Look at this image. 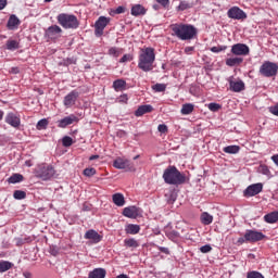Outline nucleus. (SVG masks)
Masks as SVG:
<instances>
[{
  "label": "nucleus",
  "instance_id": "338daca9",
  "mask_svg": "<svg viewBox=\"0 0 278 278\" xmlns=\"http://www.w3.org/2000/svg\"><path fill=\"white\" fill-rule=\"evenodd\" d=\"M0 121H3V111H0Z\"/></svg>",
  "mask_w": 278,
  "mask_h": 278
},
{
  "label": "nucleus",
  "instance_id": "6e6d98bb",
  "mask_svg": "<svg viewBox=\"0 0 278 278\" xmlns=\"http://www.w3.org/2000/svg\"><path fill=\"white\" fill-rule=\"evenodd\" d=\"M125 12V8L123 7H118L116 10H115V14H123Z\"/></svg>",
  "mask_w": 278,
  "mask_h": 278
},
{
  "label": "nucleus",
  "instance_id": "a18cd8bd",
  "mask_svg": "<svg viewBox=\"0 0 278 278\" xmlns=\"http://www.w3.org/2000/svg\"><path fill=\"white\" fill-rule=\"evenodd\" d=\"M131 60H134V56L131 54H124L119 62L122 64H125V62H131Z\"/></svg>",
  "mask_w": 278,
  "mask_h": 278
},
{
  "label": "nucleus",
  "instance_id": "2eb2a0df",
  "mask_svg": "<svg viewBox=\"0 0 278 278\" xmlns=\"http://www.w3.org/2000/svg\"><path fill=\"white\" fill-rule=\"evenodd\" d=\"M46 35L51 40H55L62 36V28L58 25H52L46 30Z\"/></svg>",
  "mask_w": 278,
  "mask_h": 278
},
{
  "label": "nucleus",
  "instance_id": "39448f33",
  "mask_svg": "<svg viewBox=\"0 0 278 278\" xmlns=\"http://www.w3.org/2000/svg\"><path fill=\"white\" fill-rule=\"evenodd\" d=\"M55 176V169L51 165H39L35 169V177L42 179V181H49L52 177Z\"/></svg>",
  "mask_w": 278,
  "mask_h": 278
},
{
  "label": "nucleus",
  "instance_id": "ea45409f",
  "mask_svg": "<svg viewBox=\"0 0 278 278\" xmlns=\"http://www.w3.org/2000/svg\"><path fill=\"white\" fill-rule=\"evenodd\" d=\"M47 125H49V121H47V118L40 119L37 123V129H47Z\"/></svg>",
  "mask_w": 278,
  "mask_h": 278
},
{
  "label": "nucleus",
  "instance_id": "5fc2aeb1",
  "mask_svg": "<svg viewBox=\"0 0 278 278\" xmlns=\"http://www.w3.org/2000/svg\"><path fill=\"white\" fill-rule=\"evenodd\" d=\"M8 5V0H0V10H3Z\"/></svg>",
  "mask_w": 278,
  "mask_h": 278
},
{
  "label": "nucleus",
  "instance_id": "f704fd0d",
  "mask_svg": "<svg viewBox=\"0 0 278 278\" xmlns=\"http://www.w3.org/2000/svg\"><path fill=\"white\" fill-rule=\"evenodd\" d=\"M9 184H21L23 181V175L14 174L9 178Z\"/></svg>",
  "mask_w": 278,
  "mask_h": 278
},
{
  "label": "nucleus",
  "instance_id": "a878e982",
  "mask_svg": "<svg viewBox=\"0 0 278 278\" xmlns=\"http://www.w3.org/2000/svg\"><path fill=\"white\" fill-rule=\"evenodd\" d=\"M106 271L103 268H96L89 274V278H105Z\"/></svg>",
  "mask_w": 278,
  "mask_h": 278
},
{
  "label": "nucleus",
  "instance_id": "6e6552de",
  "mask_svg": "<svg viewBox=\"0 0 278 278\" xmlns=\"http://www.w3.org/2000/svg\"><path fill=\"white\" fill-rule=\"evenodd\" d=\"M227 16L233 21H244V18H247V13L238 7H232L228 10Z\"/></svg>",
  "mask_w": 278,
  "mask_h": 278
},
{
  "label": "nucleus",
  "instance_id": "1a4fd4ad",
  "mask_svg": "<svg viewBox=\"0 0 278 278\" xmlns=\"http://www.w3.org/2000/svg\"><path fill=\"white\" fill-rule=\"evenodd\" d=\"M109 24H110V18L105 16H100L98 18V21L94 24V27H96L94 34L98 38L103 36V29H105V27H108Z\"/></svg>",
  "mask_w": 278,
  "mask_h": 278
},
{
  "label": "nucleus",
  "instance_id": "79ce46f5",
  "mask_svg": "<svg viewBox=\"0 0 278 278\" xmlns=\"http://www.w3.org/2000/svg\"><path fill=\"white\" fill-rule=\"evenodd\" d=\"M85 177H93V175H97V169L94 168H86L84 169Z\"/></svg>",
  "mask_w": 278,
  "mask_h": 278
},
{
  "label": "nucleus",
  "instance_id": "bb28decb",
  "mask_svg": "<svg viewBox=\"0 0 278 278\" xmlns=\"http://www.w3.org/2000/svg\"><path fill=\"white\" fill-rule=\"evenodd\" d=\"M124 247H127L128 249H138V247H140V242L134 238L125 239Z\"/></svg>",
  "mask_w": 278,
  "mask_h": 278
},
{
  "label": "nucleus",
  "instance_id": "5701e85b",
  "mask_svg": "<svg viewBox=\"0 0 278 278\" xmlns=\"http://www.w3.org/2000/svg\"><path fill=\"white\" fill-rule=\"evenodd\" d=\"M230 89L232 92H242L244 90V83L242 80L230 81Z\"/></svg>",
  "mask_w": 278,
  "mask_h": 278
},
{
  "label": "nucleus",
  "instance_id": "13d9d810",
  "mask_svg": "<svg viewBox=\"0 0 278 278\" xmlns=\"http://www.w3.org/2000/svg\"><path fill=\"white\" fill-rule=\"evenodd\" d=\"M271 161L278 166V154L271 156Z\"/></svg>",
  "mask_w": 278,
  "mask_h": 278
},
{
  "label": "nucleus",
  "instance_id": "0e129e2a",
  "mask_svg": "<svg viewBox=\"0 0 278 278\" xmlns=\"http://www.w3.org/2000/svg\"><path fill=\"white\" fill-rule=\"evenodd\" d=\"M25 164H26V166H28V167L31 166V162H30V161H26Z\"/></svg>",
  "mask_w": 278,
  "mask_h": 278
},
{
  "label": "nucleus",
  "instance_id": "052dcab7",
  "mask_svg": "<svg viewBox=\"0 0 278 278\" xmlns=\"http://www.w3.org/2000/svg\"><path fill=\"white\" fill-rule=\"evenodd\" d=\"M160 251H162V253H165L166 255H168L169 253L168 248H160Z\"/></svg>",
  "mask_w": 278,
  "mask_h": 278
},
{
  "label": "nucleus",
  "instance_id": "4be33fe9",
  "mask_svg": "<svg viewBox=\"0 0 278 278\" xmlns=\"http://www.w3.org/2000/svg\"><path fill=\"white\" fill-rule=\"evenodd\" d=\"M112 199L113 203L117 205V207H123V205H125V195H123V193H115Z\"/></svg>",
  "mask_w": 278,
  "mask_h": 278
},
{
  "label": "nucleus",
  "instance_id": "4468645a",
  "mask_svg": "<svg viewBox=\"0 0 278 278\" xmlns=\"http://www.w3.org/2000/svg\"><path fill=\"white\" fill-rule=\"evenodd\" d=\"M245 240L247 242H260V240H264V233L255 230H247Z\"/></svg>",
  "mask_w": 278,
  "mask_h": 278
},
{
  "label": "nucleus",
  "instance_id": "c85d7f7f",
  "mask_svg": "<svg viewBox=\"0 0 278 278\" xmlns=\"http://www.w3.org/2000/svg\"><path fill=\"white\" fill-rule=\"evenodd\" d=\"M180 112L185 116H188V114H192V112H194V105L190 103L184 104Z\"/></svg>",
  "mask_w": 278,
  "mask_h": 278
},
{
  "label": "nucleus",
  "instance_id": "69168bd1",
  "mask_svg": "<svg viewBox=\"0 0 278 278\" xmlns=\"http://www.w3.org/2000/svg\"><path fill=\"white\" fill-rule=\"evenodd\" d=\"M153 10H160V5L154 4V5H153Z\"/></svg>",
  "mask_w": 278,
  "mask_h": 278
},
{
  "label": "nucleus",
  "instance_id": "774afa93",
  "mask_svg": "<svg viewBox=\"0 0 278 278\" xmlns=\"http://www.w3.org/2000/svg\"><path fill=\"white\" fill-rule=\"evenodd\" d=\"M138 157H140V155H136V156L134 157V160H138Z\"/></svg>",
  "mask_w": 278,
  "mask_h": 278
},
{
  "label": "nucleus",
  "instance_id": "3c124183",
  "mask_svg": "<svg viewBox=\"0 0 278 278\" xmlns=\"http://www.w3.org/2000/svg\"><path fill=\"white\" fill-rule=\"evenodd\" d=\"M157 130L161 132V134H166L168 131V127L164 124H160L159 127H157Z\"/></svg>",
  "mask_w": 278,
  "mask_h": 278
},
{
  "label": "nucleus",
  "instance_id": "423d86ee",
  "mask_svg": "<svg viewBox=\"0 0 278 278\" xmlns=\"http://www.w3.org/2000/svg\"><path fill=\"white\" fill-rule=\"evenodd\" d=\"M278 65L277 63H273L270 61L265 62L260 67V73L263 75V77H275L277 75Z\"/></svg>",
  "mask_w": 278,
  "mask_h": 278
},
{
  "label": "nucleus",
  "instance_id": "72a5a7b5",
  "mask_svg": "<svg viewBox=\"0 0 278 278\" xmlns=\"http://www.w3.org/2000/svg\"><path fill=\"white\" fill-rule=\"evenodd\" d=\"M125 86H127V83H125V80H123V79H117L113 83V88L116 91L123 90V88H125Z\"/></svg>",
  "mask_w": 278,
  "mask_h": 278
},
{
  "label": "nucleus",
  "instance_id": "a19ab883",
  "mask_svg": "<svg viewBox=\"0 0 278 278\" xmlns=\"http://www.w3.org/2000/svg\"><path fill=\"white\" fill-rule=\"evenodd\" d=\"M152 90H155V92H164V90H166V85L156 84L152 87Z\"/></svg>",
  "mask_w": 278,
  "mask_h": 278
},
{
  "label": "nucleus",
  "instance_id": "6ab92c4d",
  "mask_svg": "<svg viewBox=\"0 0 278 278\" xmlns=\"http://www.w3.org/2000/svg\"><path fill=\"white\" fill-rule=\"evenodd\" d=\"M147 14V9L142 7L141 4H135L131 8V15L132 16H144Z\"/></svg>",
  "mask_w": 278,
  "mask_h": 278
},
{
  "label": "nucleus",
  "instance_id": "f3484780",
  "mask_svg": "<svg viewBox=\"0 0 278 278\" xmlns=\"http://www.w3.org/2000/svg\"><path fill=\"white\" fill-rule=\"evenodd\" d=\"M140 214V210L136 206H128L123 210V215L126 216V218H138Z\"/></svg>",
  "mask_w": 278,
  "mask_h": 278
},
{
  "label": "nucleus",
  "instance_id": "864d4df0",
  "mask_svg": "<svg viewBox=\"0 0 278 278\" xmlns=\"http://www.w3.org/2000/svg\"><path fill=\"white\" fill-rule=\"evenodd\" d=\"M244 242H247V233L244 235V237H240V238L237 240V243H239V244H244Z\"/></svg>",
  "mask_w": 278,
  "mask_h": 278
},
{
  "label": "nucleus",
  "instance_id": "dca6fc26",
  "mask_svg": "<svg viewBox=\"0 0 278 278\" xmlns=\"http://www.w3.org/2000/svg\"><path fill=\"white\" fill-rule=\"evenodd\" d=\"M5 123H8V125H11V127H21V117H18L16 114L14 113H9L5 116Z\"/></svg>",
  "mask_w": 278,
  "mask_h": 278
},
{
  "label": "nucleus",
  "instance_id": "8fccbe9b",
  "mask_svg": "<svg viewBox=\"0 0 278 278\" xmlns=\"http://www.w3.org/2000/svg\"><path fill=\"white\" fill-rule=\"evenodd\" d=\"M156 3H160L163 8H168V5H170V0H156Z\"/></svg>",
  "mask_w": 278,
  "mask_h": 278
},
{
  "label": "nucleus",
  "instance_id": "4d7b16f0",
  "mask_svg": "<svg viewBox=\"0 0 278 278\" xmlns=\"http://www.w3.org/2000/svg\"><path fill=\"white\" fill-rule=\"evenodd\" d=\"M10 73H12L13 75H18L20 73L18 67H12Z\"/></svg>",
  "mask_w": 278,
  "mask_h": 278
},
{
  "label": "nucleus",
  "instance_id": "4c0bfd02",
  "mask_svg": "<svg viewBox=\"0 0 278 278\" xmlns=\"http://www.w3.org/2000/svg\"><path fill=\"white\" fill-rule=\"evenodd\" d=\"M258 173H261V175H265L266 177H270V169L266 165H260Z\"/></svg>",
  "mask_w": 278,
  "mask_h": 278
},
{
  "label": "nucleus",
  "instance_id": "37998d69",
  "mask_svg": "<svg viewBox=\"0 0 278 278\" xmlns=\"http://www.w3.org/2000/svg\"><path fill=\"white\" fill-rule=\"evenodd\" d=\"M226 50H227V46H216L211 48L212 53H220V51H226Z\"/></svg>",
  "mask_w": 278,
  "mask_h": 278
},
{
  "label": "nucleus",
  "instance_id": "c756f323",
  "mask_svg": "<svg viewBox=\"0 0 278 278\" xmlns=\"http://www.w3.org/2000/svg\"><path fill=\"white\" fill-rule=\"evenodd\" d=\"M214 217L210 213H202L201 222L203 225H212Z\"/></svg>",
  "mask_w": 278,
  "mask_h": 278
},
{
  "label": "nucleus",
  "instance_id": "de8ad7c7",
  "mask_svg": "<svg viewBox=\"0 0 278 278\" xmlns=\"http://www.w3.org/2000/svg\"><path fill=\"white\" fill-rule=\"evenodd\" d=\"M219 109H220V104H218V103H210L208 104V110L211 112H218Z\"/></svg>",
  "mask_w": 278,
  "mask_h": 278
},
{
  "label": "nucleus",
  "instance_id": "9d476101",
  "mask_svg": "<svg viewBox=\"0 0 278 278\" xmlns=\"http://www.w3.org/2000/svg\"><path fill=\"white\" fill-rule=\"evenodd\" d=\"M79 118L77 116H75L74 114H71L68 116H65L62 119L58 121V127H60L61 129H66V127H68V125H73V123H78Z\"/></svg>",
  "mask_w": 278,
  "mask_h": 278
},
{
  "label": "nucleus",
  "instance_id": "393cba45",
  "mask_svg": "<svg viewBox=\"0 0 278 278\" xmlns=\"http://www.w3.org/2000/svg\"><path fill=\"white\" fill-rule=\"evenodd\" d=\"M21 25V20L16 15H11L8 21V27L9 29H16Z\"/></svg>",
  "mask_w": 278,
  "mask_h": 278
},
{
  "label": "nucleus",
  "instance_id": "473e14b6",
  "mask_svg": "<svg viewBox=\"0 0 278 278\" xmlns=\"http://www.w3.org/2000/svg\"><path fill=\"white\" fill-rule=\"evenodd\" d=\"M192 8V3L182 0L180 1L179 5L177 7L178 12H184L185 10H190Z\"/></svg>",
  "mask_w": 278,
  "mask_h": 278
},
{
  "label": "nucleus",
  "instance_id": "f8f14e48",
  "mask_svg": "<svg viewBox=\"0 0 278 278\" xmlns=\"http://www.w3.org/2000/svg\"><path fill=\"white\" fill-rule=\"evenodd\" d=\"M263 189L264 185H262V182L251 185L244 190V197H255L256 194H260Z\"/></svg>",
  "mask_w": 278,
  "mask_h": 278
},
{
  "label": "nucleus",
  "instance_id": "0eeeda50",
  "mask_svg": "<svg viewBox=\"0 0 278 278\" xmlns=\"http://www.w3.org/2000/svg\"><path fill=\"white\" fill-rule=\"evenodd\" d=\"M114 168H117L118 170H127L128 173H135L136 166H134V163H130L129 160L117 157L113 162Z\"/></svg>",
  "mask_w": 278,
  "mask_h": 278
},
{
  "label": "nucleus",
  "instance_id": "e433bc0d",
  "mask_svg": "<svg viewBox=\"0 0 278 278\" xmlns=\"http://www.w3.org/2000/svg\"><path fill=\"white\" fill-rule=\"evenodd\" d=\"M10 268H12V263L8 261L0 262V273H7V270H10Z\"/></svg>",
  "mask_w": 278,
  "mask_h": 278
},
{
  "label": "nucleus",
  "instance_id": "58836bf2",
  "mask_svg": "<svg viewBox=\"0 0 278 278\" xmlns=\"http://www.w3.org/2000/svg\"><path fill=\"white\" fill-rule=\"evenodd\" d=\"M14 199H17L18 201L25 199L27 197V193L25 191L16 190L13 193Z\"/></svg>",
  "mask_w": 278,
  "mask_h": 278
},
{
  "label": "nucleus",
  "instance_id": "e2e57ef3",
  "mask_svg": "<svg viewBox=\"0 0 278 278\" xmlns=\"http://www.w3.org/2000/svg\"><path fill=\"white\" fill-rule=\"evenodd\" d=\"M116 278H129L127 275L125 274H121L119 276H117Z\"/></svg>",
  "mask_w": 278,
  "mask_h": 278
},
{
  "label": "nucleus",
  "instance_id": "c03bdc74",
  "mask_svg": "<svg viewBox=\"0 0 278 278\" xmlns=\"http://www.w3.org/2000/svg\"><path fill=\"white\" fill-rule=\"evenodd\" d=\"M62 142H63V147H71L73 144V138L65 136Z\"/></svg>",
  "mask_w": 278,
  "mask_h": 278
},
{
  "label": "nucleus",
  "instance_id": "49530a36",
  "mask_svg": "<svg viewBox=\"0 0 278 278\" xmlns=\"http://www.w3.org/2000/svg\"><path fill=\"white\" fill-rule=\"evenodd\" d=\"M248 278H264V276L258 271H250L248 273Z\"/></svg>",
  "mask_w": 278,
  "mask_h": 278
},
{
  "label": "nucleus",
  "instance_id": "ddd939ff",
  "mask_svg": "<svg viewBox=\"0 0 278 278\" xmlns=\"http://www.w3.org/2000/svg\"><path fill=\"white\" fill-rule=\"evenodd\" d=\"M79 98V91L73 90L67 96H65L63 103L65 108H73L75 105L77 99Z\"/></svg>",
  "mask_w": 278,
  "mask_h": 278
},
{
  "label": "nucleus",
  "instance_id": "412c9836",
  "mask_svg": "<svg viewBox=\"0 0 278 278\" xmlns=\"http://www.w3.org/2000/svg\"><path fill=\"white\" fill-rule=\"evenodd\" d=\"M264 220H265V223H268L269 225H273V224L277 223V220H278V211H274L269 214H266L264 216Z\"/></svg>",
  "mask_w": 278,
  "mask_h": 278
},
{
  "label": "nucleus",
  "instance_id": "680f3d73",
  "mask_svg": "<svg viewBox=\"0 0 278 278\" xmlns=\"http://www.w3.org/2000/svg\"><path fill=\"white\" fill-rule=\"evenodd\" d=\"M89 160H90V161H92V160H99V155H91V156L89 157Z\"/></svg>",
  "mask_w": 278,
  "mask_h": 278
},
{
  "label": "nucleus",
  "instance_id": "b1692460",
  "mask_svg": "<svg viewBox=\"0 0 278 278\" xmlns=\"http://www.w3.org/2000/svg\"><path fill=\"white\" fill-rule=\"evenodd\" d=\"M125 231L130 236H136V233H140V226L136 224H129L126 226Z\"/></svg>",
  "mask_w": 278,
  "mask_h": 278
},
{
  "label": "nucleus",
  "instance_id": "20e7f679",
  "mask_svg": "<svg viewBox=\"0 0 278 278\" xmlns=\"http://www.w3.org/2000/svg\"><path fill=\"white\" fill-rule=\"evenodd\" d=\"M56 21L64 29H77L79 27L77 16L73 14L61 13L58 15Z\"/></svg>",
  "mask_w": 278,
  "mask_h": 278
},
{
  "label": "nucleus",
  "instance_id": "9b49d317",
  "mask_svg": "<svg viewBox=\"0 0 278 278\" xmlns=\"http://www.w3.org/2000/svg\"><path fill=\"white\" fill-rule=\"evenodd\" d=\"M231 53L233 55H249L250 49L244 43H236L231 47Z\"/></svg>",
  "mask_w": 278,
  "mask_h": 278
},
{
  "label": "nucleus",
  "instance_id": "a211bd4d",
  "mask_svg": "<svg viewBox=\"0 0 278 278\" xmlns=\"http://www.w3.org/2000/svg\"><path fill=\"white\" fill-rule=\"evenodd\" d=\"M85 240H91V242H101V236L99 235V232H97V230H88L85 233Z\"/></svg>",
  "mask_w": 278,
  "mask_h": 278
},
{
  "label": "nucleus",
  "instance_id": "603ef678",
  "mask_svg": "<svg viewBox=\"0 0 278 278\" xmlns=\"http://www.w3.org/2000/svg\"><path fill=\"white\" fill-rule=\"evenodd\" d=\"M269 112L274 114V116H278V103L271 108H269Z\"/></svg>",
  "mask_w": 278,
  "mask_h": 278
},
{
  "label": "nucleus",
  "instance_id": "f03ea898",
  "mask_svg": "<svg viewBox=\"0 0 278 278\" xmlns=\"http://www.w3.org/2000/svg\"><path fill=\"white\" fill-rule=\"evenodd\" d=\"M172 31L180 40H192L197 36V28L192 25L173 24Z\"/></svg>",
  "mask_w": 278,
  "mask_h": 278
},
{
  "label": "nucleus",
  "instance_id": "7c9ffc66",
  "mask_svg": "<svg viewBox=\"0 0 278 278\" xmlns=\"http://www.w3.org/2000/svg\"><path fill=\"white\" fill-rule=\"evenodd\" d=\"M224 153H229L230 155H235L240 151V147L238 146H228L223 149Z\"/></svg>",
  "mask_w": 278,
  "mask_h": 278
},
{
  "label": "nucleus",
  "instance_id": "aec40b11",
  "mask_svg": "<svg viewBox=\"0 0 278 278\" xmlns=\"http://www.w3.org/2000/svg\"><path fill=\"white\" fill-rule=\"evenodd\" d=\"M149 112H153L151 104L141 105L137 109L135 116H144V114H149Z\"/></svg>",
  "mask_w": 278,
  "mask_h": 278
},
{
  "label": "nucleus",
  "instance_id": "2f4dec72",
  "mask_svg": "<svg viewBox=\"0 0 278 278\" xmlns=\"http://www.w3.org/2000/svg\"><path fill=\"white\" fill-rule=\"evenodd\" d=\"M7 49H8V51H16V49H18V41H16L14 39L8 40Z\"/></svg>",
  "mask_w": 278,
  "mask_h": 278
},
{
  "label": "nucleus",
  "instance_id": "bf43d9fd",
  "mask_svg": "<svg viewBox=\"0 0 278 278\" xmlns=\"http://www.w3.org/2000/svg\"><path fill=\"white\" fill-rule=\"evenodd\" d=\"M192 51H194V48H193V47H187V48H185V52H186V53H192Z\"/></svg>",
  "mask_w": 278,
  "mask_h": 278
},
{
  "label": "nucleus",
  "instance_id": "09e8293b",
  "mask_svg": "<svg viewBox=\"0 0 278 278\" xmlns=\"http://www.w3.org/2000/svg\"><path fill=\"white\" fill-rule=\"evenodd\" d=\"M201 253H210L212 251V245L206 244L200 248Z\"/></svg>",
  "mask_w": 278,
  "mask_h": 278
},
{
  "label": "nucleus",
  "instance_id": "cd10ccee",
  "mask_svg": "<svg viewBox=\"0 0 278 278\" xmlns=\"http://www.w3.org/2000/svg\"><path fill=\"white\" fill-rule=\"evenodd\" d=\"M242 62H244V59L238 56L226 60L227 66H239V64H242Z\"/></svg>",
  "mask_w": 278,
  "mask_h": 278
},
{
  "label": "nucleus",
  "instance_id": "c9c22d12",
  "mask_svg": "<svg viewBox=\"0 0 278 278\" xmlns=\"http://www.w3.org/2000/svg\"><path fill=\"white\" fill-rule=\"evenodd\" d=\"M123 53V49L112 47L109 49V55H112V58H118Z\"/></svg>",
  "mask_w": 278,
  "mask_h": 278
},
{
  "label": "nucleus",
  "instance_id": "f257e3e1",
  "mask_svg": "<svg viewBox=\"0 0 278 278\" xmlns=\"http://www.w3.org/2000/svg\"><path fill=\"white\" fill-rule=\"evenodd\" d=\"M155 63V49L143 48L140 51L138 60V68L143 71V73H150L153 71V64Z\"/></svg>",
  "mask_w": 278,
  "mask_h": 278
},
{
  "label": "nucleus",
  "instance_id": "7ed1b4c3",
  "mask_svg": "<svg viewBox=\"0 0 278 278\" xmlns=\"http://www.w3.org/2000/svg\"><path fill=\"white\" fill-rule=\"evenodd\" d=\"M163 179L169 186H181V184H186V176L178 172L175 166H169L164 170Z\"/></svg>",
  "mask_w": 278,
  "mask_h": 278
}]
</instances>
